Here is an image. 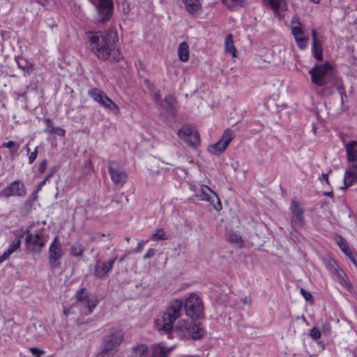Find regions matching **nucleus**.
<instances>
[{
    "label": "nucleus",
    "mask_w": 357,
    "mask_h": 357,
    "mask_svg": "<svg viewBox=\"0 0 357 357\" xmlns=\"http://www.w3.org/2000/svg\"><path fill=\"white\" fill-rule=\"evenodd\" d=\"M86 36L91 51L101 60H107L110 57L119 40L117 33L112 29L87 31Z\"/></svg>",
    "instance_id": "1"
},
{
    "label": "nucleus",
    "mask_w": 357,
    "mask_h": 357,
    "mask_svg": "<svg viewBox=\"0 0 357 357\" xmlns=\"http://www.w3.org/2000/svg\"><path fill=\"white\" fill-rule=\"evenodd\" d=\"M123 339L124 334L121 329L110 328L102 340L96 357H114L120 349Z\"/></svg>",
    "instance_id": "2"
},
{
    "label": "nucleus",
    "mask_w": 357,
    "mask_h": 357,
    "mask_svg": "<svg viewBox=\"0 0 357 357\" xmlns=\"http://www.w3.org/2000/svg\"><path fill=\"white\" fill-rule=\"evenodd\" d=\"M183 303L178 299L171 301L161 318L156 319L157 325L160 330L169 333L173 329V324L179 318L183 312Z\"/></svg>",
    "instance_id": "3"
},
{
    "label": "nucleus",
    "mask_w": 357,
    "mask_h": 357,
    "mask_svg": "<svg viewBox=\"0 0 357 357\" xmlns=\"http://www.w3.org/2000/svg\"><path fill=\"white\" fill-rule=\"evenodd\" d=\"M76 301L75 306L79 310L81 315L91 314L97 306L98 301L94 296H91L84 288L79 289L75 293Z\"/></svg>",
    "instance_id": "4"
},
{
    "label": "nucleus",
    "mask_w": 357,
    "mask_h": 357,
    "mask_svg": "<svg viewBox=\"0 0 357 357\" xmlns=\"http://www.w3.org/2000/svg\"><path fill=\"white\" fill-rule=\"evenodd\" d=\"M312 82L319 86L327 84L333 77V69L328 63L316 64L309 71Z\"/></svg>",
    "instance_id": "5"
},
{
    "label": "nucleus",
    "mask_w": 357,
    "mask_h": 357,
    "mask_svg": "<svg viewBox=\"0 0 357 357\" xmlns=\"http://www.w3.org/2000/svg\"><path fill=\"white\" fill-rule=\"evenodd\" d=\"M89 1L96 7V14L94 16V20L97 23H105L111 19L114 10L112 0Z\"/></svg>",
    "instance_id": "6"
},
{
    "label": "nucleus",
    "mask_w": 357,
    "mask_h": 357,
    "mask_svg": "<svg viewBox=\"0 0 357 357\" xmlns=\"http://www.w3.org/2000/svg\"><path fill=\"white\" fill-rule=\"evenodd\" d=\"M185 314L192 319L199 318L204 314V305L202 298L196 294H191L183 304Z\"/></svg>",
    "instance_id": "7"
},
{
    "label": "nucleus",
    "mask_w": 357,
    "mask_h": 357,
    "mask_svg": "<svg viewBox=\"0 0 357 357\" xmlns=\"http://www.w3.org/2000/svg\"><path fill=\"white\" fill-rule=\"evenodd\" d=\"M289 209L291 229H300L303 228L305 223L303 204L294 197L291 201Z\"/></svg>",
    "instance_id": "8"
},
{
    "label": "nucleus",
    "mask_w": 357,
    "mask_h": 357,
    "mask_svg": "<svg viewBox=\"0 0 357 357\" xmlns=\"http://www.w3.org/2000/svg\"><path fill=\"white\" fill-rule=\"evenodd\" d=\"M184 335H188L193 340H199L204 334V329L200 324H197L193 321H181L176 326Z\"/></svg>",
    "instance_id": "9"
},
{
    "label": "nucleus",
    "mask_w": 357,
    "mask_h": 357,
    "mask_svg": "<svg viewBox=\"0 0 357 357\" xmlns=\"http://www.w3.org/2000/svg\"><path fill=\"white\" fill-rule=\"evenodd\" d=\"M63 255L61 244L58 236H55L48 250V259L52 268H59Z\"/></svg>",
    "instance_id": "10"
},
{
    "label": "nucleus",
    "mask_w": 357,
    "mask_h": 357,
    "mask_svg": "<svg viewBox=\"0 0 357 357\" xmlns=\"http://www.w3.org/2000/svg\"><path fill=\"white\" fill-rule=\"evenodd\" d=\"M88 94L95 101L102 105L104 107L115 113L119 112V108L117 105L113 102L102 90L93 88L89 91Z\"/></svg>",
    "instance_id": "11"
},
{
    "label": "nucleus",
    "mask_w": 357,
    "mask_h": 357,
    "mask_svg": "<svg viewBox=\"0 0 357 357\" xmlns=\"http://www.w3.org/2000/svg\"><path fill=\"white\" fill-rule=\"evenodd\" d=\"M108 170L112 182L119 186H123L127 180V174L123 167L117 162L110 161Z\"/></svg>",
    "instance_id": "12"
},
{
    "label": "nucleus",
    "mask_w": 357,
    "mask_h": 357,
    "mask_svg": "<svg viewBox=\"0 0 357 357\" xmlns=\"http://www.w3.org/2000/svg\"><path fill=\"white\" fill-rule=\"evenodd\" d=\"M117 259V256L112 257L109 261H103L101 259H97L94 265L93 275L99 279L105 278L112 271L113 265Z\"/></svg>",
    "instance_id": "13"
},
{
    "label": "nucleus",
    "mask_w": 357,
    "mask_h": 357,
    "mask_svg": "<svg viewBox=\"0 0 357 357\" xmlns=\"http://www.w3.org/2000/svg\"><path fill=\"white\" fill-rule=\"evenodd\" d=\"M0 195L4 197L17 196L23 197L26 195V187L23 182L20 180L13 181L9 186L0 192Z\"/></svg>",
    "instance_id": "14"
},
{
    "label": "nucleus",
    "mask_w": 357,
    "mask_h": 357,
    "mask_svg": "<svg viewBox=\"0 0 357 357\" xmlns=\"http://www.w3.org/2000/svg\"><path fill=\"white\" fill-rule=\"evenodd\" d=\"M235 136L234 132L229 128L225 130L221 139L210 147V151L214 154L222 153Z\"/></svg>",
    "instance_id": "15"
},
{
    "label": "nucleus",
    "mask_w": 357,
    "mask_h": 357,
    "mask_svg": "<svg viewBox=\"0 0 357 357\" xmlns=\"http://www.w3.org/2000/svg\"><path fill=\"white\" fill-rule=\"evenodd\" d=\"M177 135L190 146L195 147L199 144V134L189 128H181L178 130Z\"/></svg>",
    "instance_id": "16"
},
{
    "label": "nucleus",
    "mask_w": 357,
    "mask_h": 357,
    "mask_svg": "<svg viewBox=\"0 0 357 357\" xmlns=\"http://www.w3.org/2000/svg\"><path fill=\"white\" fill-rule=\"evenodd\" d=\"M22 237V234H19L15 236L14 240L10 244L8 250L0 256V264L8 259L11 254H13L20 248Z\"/></svg>",
    "instance_id": "17"
},
{
    "label": "nucleus",
    "mask_w": 357,
    "mask_h": 357,
    "mask_svg": "<svg viewBox=\"0 0 357 357\" xmlns=\"http://www.w3.org/2000/svg\"><path fill=\"white\" fill-rule=\"evenodd\" d=\"M25 241L26 243L33 245L34 250L37 249L38 251H40L42 248L45 245L43 237L40 234L34 235L27 232Z\"/></svg>",
    "instance_id": "18"
},
{
    "label": "nucleus",
    "mask_w": 357,
    "mask_h": 357,
    "mask_svg": "<svg viewBox=\"0 0 357 357\" xmlns=\"http://www.w3.org/2000/svg\"><path fill=\"white\" fill-rule=\"evenodd\" d=\"M344 182L345 188L351 186L354 183L357 182V165H354L351 168L347 170L344 174Z\"/></svg>",
    "instance_id": "19"
},
{
    "label": "nucleus",
    "mask_w": 357,
    "mask_h": 357,
    "mask_svg": "<svg viewBox=\"0 0 357 357\" xmlns=\"http://www.w3.org/2000/svg\"><path fill=\"white\" fill-rule=\"evenodd\" d=\"M148 346L143 343H137L132 348L131 353L128 357H147Z\"/></svg>",
    "instance_id": "20"
},
{
    "label": "nucleus",
    "mask_w": 357,
    "mask_h": 357,
    "mask_svg": "<svg viewBox=\"0 0 357 357\" xmlns=\"http://www.w3.org/2000/svg\"><path fill=\"white\" fill-rule=\"evenodd\" d=\"M172 350V348H166L161 344H153L151 347V357H167L168 353Z\"/></svg>",
    "instance_id": "21"
},
{
    "label": "nucleus",
    "mask_w": 357,
    "mask_h": 357,
    "mask_svg": "<svg viewBox=\"0 0 357 357\" xmlns=\"http://www.w3.org/2000/svg\"><path fill=\"white\" fill-rule=\"evenodd\" d=\"M186 10L191 15L198 11L202 6L199 0H182Z\"/></svg>",
    "instance_id": "22"
},
{
    "label": "nucleus",
    "mask_w": 357,
    "mask_h": 357,
    "mask_svg": "<svg viewBox=\"0 0 357 357\" xmlns=\"http://www.w3.org/2000/svg\"><path fill=\"white\" fill-rule=\"evenodd\" d=\"M163 107L169 114L174 115L176 110V101L173 96H167L164 99Z\"/></svg>",
    "instance_id": "23"
},
{
    "label": "nucleus",
    "mask_w": 357,
    "mask_h": 357,
    "mask_svg": "<svg viewBox=\"0 0 357 357\" xmlns=\"http://www.w3.org/2000/svg\"><path fill=\"white\" fill-rule=\"evenodd\" d=\"M178 55L181 61L186 62L189 59V46L186 42L180 43L178 48Z\"/></svg>",
    "instance_id": "24"
},
{
    "label": "nucleus",
    "mask_w": 357,
    "mask_h": 357,
    "mask_svg": "<svg viewBox=\"0 0 357 357\" xmlns=\"http://www.w3.org/2000/svg\"><path fill=\"white\" fill-rule=\"evenodd\" d=\"M227 241L238 248H242L244 246V241L241 236L236 232L229 233L227 234Z\"/></svg>",
    "instance_id": "25"
},
{
    "label": "nucleus",
    "mask_w": 357,
    "mask_h": 357,
    "mask_svg": "<svg viewBox=\"0 0 357 357\" xmlns=\"http://www.w3.org/2000/svg\"><path fill=\"white\" fill-rule=\"evenodd\" d=\"M349 160L357 161V142L353 141L346 146Z\"/></svg>",
    "instance_id": "26"
},
{
    "label": "nucleus",
    "mask_w": 357,
    "mask_h": 357,
    "mask_svg": "<svg viewBox=\"0 0 357 357\" xmlns=\"http://www.w3.org/2000/svg\"><path fill=\"white\" fill-rule=\"evenodd\" d=\"M225 48L227 52L231 54L234 57L236 56V50L234 45L233 36L231 34H228L226 36L225 41Z\"/></svg>",
    "instance_id": "27"
},
{
    "label": "nucleus",
    "mask_w": 357,
    "mask_h": 357,
    "mask_svg": "<svg viewBox=\"0 0 357 357\" xmlns=\"http://www.w3.org/2000/svg\"><path fill=\"white\" fill-rule=\"evenodd\" d=\"M206 201L210 202L213 208L218 211H220L222 208L220 199L218 195L213 190H212V193H210L208 199H207Z\"/></svg>",
    "instance_id": "28"
},
{
    "label": "nucleus",
    "mask_w": 357,
    "mask_h": 357,
    "mask_svg": "<svg viewBox=\"0 0 357 357\" xmlns=\"http://www.w3.org/2000/svg\"><path fill=\"white\" fill-rule=\"evenodd\" d=\"M294 39L300 50H305L307 48L308 45V38L305 35L304 32L299 34L298 33L294 36Z\"/></svg>",
    "instance_id": "29"
},
{
    "label": "nucleus",
    "mask_w": 357,
    "mask_h": 357,
    "mask_svg": "<svg viewBox=\"0 0 357 357\" xmlns=\"http://www.w3.org/2000/svg\"><path fill=\"white\" fill-rule=\"evenodd\" d=\"M84 251L83 245L79 243H75L70 247V254L73 257H81L82 256Z\"/></svg>",
    "instance_id": "30"
},
{
    "label": "nucleus",
    "mask_w": 357,
    "mask_h": 357,
    "mask_svg": "<svg viewBox=\"0 0 357 357\" xmlns=\"http://www.w3.org/2000/svg\"><path fill=\"white\" fill-rule=\"evenodd\" d=\"M312 52L317 61H321L323 60V50L321 42L313 43Z\"/></svg>",
    "instance_id": "31"
},
{
    "label": "nucleus",
    "mask_w": 357,
    "mask_h": 357,
    "mask_svg": "<svg viewBox=\"0 0 357 357\" xmlns=\"http://www.w3.org/2000/svg\"><path fill=\"white\" fill-rule=\"evenodd\" d=\"M210 193H212V190L205 185H202L200 188V193L195 195L198 200L206 201L208 199Z\"/></svg>",
    "instance_id": "32"
},
{
    "label": "nucleus",
    "mask_w": 357,
    "mask_h": 357,
    "mask_svg": "<svg viewBox=\"0 0 357 357\" xmlns=\"http://www.w3.org/2000/svg\"><path fill=\"white\" fill-rule=\"evenodd\" d=\"M151 239L154 241L167 240L168 239V236H167L165 229L160 228L151 235Z\"/></svg>",
    "instance_id": "33"
},
{
    "label": "nucleus",
    "mask_w": 357,
    "mask_h": 357,
    "mask_svg": "<svg viewBox=\"0 0 357 357\" xmlns=\"http://www.w3.org/2000/svg\"><path fill=\"white\" fill-rule=\"evenodd\" d=\"M38 192L39 191H38V189H36V190H34L33 192H32L31 193V195L29 196L28 199L26 200L24 204H25V207L28 210H30L32 208L34 203L37 200Z\"/></svg>",
    "instance_id": "34"
},
{
    "label": "nucleus",
    "mask_w": 357,
    "mask_h": 357,
    "mask_svg": "<svg viewBox=\"0 0 357 357\" xmlns=\"http://www.w3.org/2000/svg\"><path fill=\"white\" fill-rule=\"evenodd\" d=\"M336 277L337 278V281L339 282V283L341 284L342 286L347 287H351V284L347 281V277L344 271H337Z\"/></svg>",
    "instance_id": "35"
},
{
    "label": "nucleus",
    "mask_w": 357,
    "mask_h": 357,
    "mask_svg": "<svg viewBox=\"0 0 357 357\" xmlns=\"http://www.w3.org/2000/svg\"><path fill=\"white\" fill-rule=\"evenodd\" d=\"M222 3L229 8L243 6V0H221Z\"/></svg>",
    "instance_id": "36"
},
{
    "label": "nucleus",
    "mask_w": 357,
    "mask_h": 357,
    "mask_svg": "<svg viewBox=\"0 0 357 357\" xmlns=\"http://www.w3.org/2000/svg\"><path fill=\"white\" fill-rule=\"evenodd\" d=\"M298 229H293L291 230V231L290 232V236H291V238L294 241V242H301V240L303 239V236L301 235V233H299L298 231Z\"/></svg>",
    "instance_id": "37"
},
{
    "label": "nucleus",
    "mask_w": 357,
    "mask_h": 357,
    "mask_svg": "<svg viewBox=\"0 0 357 357\" xmlns=\"http://www.w3.org/2000/svg\"><path fill=\"white\" fill-rule=\"evenodd\" d=\"M264 1H267L268 5L274 11H276L279 8L280 3L282 2V0H264Z\"/></svg>",
    "instance_id": "38"
},
{
    "label": "nucleus",
    "mask_w": 357,
    "mask_h": 357,
    "mask_svg": "<svg viewBox=\"0 0 357 357\" xmlns=\"http://www.w3.org/2000/svg\"><path fill=\"white\" fill-rule=\"evenodd\" d=\"M300 292H301V295L303 296V298L305 299L306 301L310 302V303L313 302V301H314L313 296L309 291H307V290H305L303 288H301L300 290Z\"/></svg>",
    "instance_id": "39"
},
{
    "label": "nucleus",
    "mask_w": 357,
    "mask_h": 357,
    "mask_svg": "<svg viewBox=\"0 0 357 357\" xmlns=\"http://www.w3.org/2000/svg\"><path fill=\"white\" fill-rule=\"evenodd\" d=\"M45 125H46V128L45 129V132H47V133H52V128H54L55 127L54 126V123L53 121L50 119V118H47L45 119Z\"/></svg>",
    "instance_id": "40"
},
{
    "label": "nucleus",
    "mask_w": 357,
    "mask_h": 357,
    "mask_svg": "<svg viewBox=\"0 0 357 357\" xmlns=\"http://www.w3.org/2000/svg\"><path fill=\"white\" fill-rule=\"evenodd\" d=\"M310 336L314 339V340H318L319 338H320L321 337V333L319 331V330L316 328V327H313L310 331Z\"/></svg>",
    "instance_id": "41"
},
{
    "label": "nucleus",
    "mask_w": 357,
    "mask_h": 357,
    "mask_svg": "<svg viewBox=\"0 0 357 357\" xmlns=\"http://www.w3.org/2000/svg\"><path fill=\"white\" fill-rule=\"evenodd\" d=\"M336 87L340 94L342 102H343L344 97H346V92L344 91V85L341 82H337Z\"/></svg>",
    "instance_id": "42"
},
{
    "label": "nucleus",
    "mask_w": 357,
    "mask_h": 357,
    "mask_svg": "<svg viewBox=\"0 0 357 357\" xmlns=\"http://www.w3.org/2000/svg\"><path fill=\"white\" fill-rule=\"evenodd\" d=\"M52 132L51 134H55L56 135H59L60 137H63L66 134V130L60 127H55L54 128H52Z\"/></svg>",
    "instance_id": "43"
},
{
    "label": "nucleus",
    "mask_w": 357,
    "mask_h": 357,
    "mask_svg": "<svg viewBox=\"0 0 357 357\" xmlns=\"http://www.w3.org/2000/svg\"><path fill=\"white\" fill-rule=\"evenodd\" d=\"M30 352L31 354L36 357H40L41 354H44L45 351L36 347H31L29 349Z\"/></svg>",
    "instance_id": "44"
},
{
    "label": "nucleus",
    "mask_w": 357,
    "mask_h": 357,
    "mask_svg": "<svg viewBox=\"0 0 357 357\" xmlns=\"http://www.w3.org/2000/svg\"><path fill=\"white\" fill-rule=\"evenodd\" d=\"M148 240H141L138 242L136 248L135 249V252L138 253L140 252L144 246L148 243Z\"/></svg>",
    "instance_id": "45"
},
{
    "label": "nucleus",
    "mask_w": 357,
    "mask_h": 357,
    "mask_svg": "<svg viewBox=\"0 0 357 357\" xmlns=\"http://www.w3.org/2000/svg\"><path fill=\"white\" fill-rule=\"evenodd\" d=\"M303 31V30L302 29V28L300 26V23L298 22V25L297 26H294L291 27V33L294 36H296L298 33H302Z\"/></svg>",
    "instance_id": "46"
},
{
    "label": "nucleus",
    "mask_w": 357,
    "mask_h": 357,
    "mask_svg": "<svg viewBox=\"0 0 357 357\" xmlns=\"http://www.w3.org/2000/svg\"><path fill=\"white\" fill-rule=\"evenodd\" d=\"M53 174V172H50L46 176L45 178L40 182V183L38 184V191H40L42 188V187L46 183L47 181L52 176Z\"/></svg>",
    "instance_id": "47"
},
{
    "label": "nucleus",
    "mask_w": 357,
    "mask_h": 357,
    "mask_svg": "<svg viewBox=\"0 0 357 357\" xmlns=\"http://www.w3.org/2000/svg\"><path fill=\"white\" fill-rule=\"evenodd\" d=\"M153 99L160 106L163 107V103L161 102V95L159 91H156L153 95Z\"/></svg>",
    "instance_id": "48"
},
{
    "label": "nucleus",
    "mask_w": 357,
    "mask_h": 357,
    "mask_svg": "<svg viewBox=\"0 0 357 357\" xmlns=\"http://www.w3.org/2000/svg\"><path fill=\"white\" fill-rule=\"evenodd\" d=\"M155 254V250L153 248H149L146 253L144 255L143 259L144 260L153 257Z\"/></svg>",
    "instance_id": "49"
},
{
    "label": "nucleus",
    "mask_w": 357,
    "mask_h": 357,
    "mask_svg": "<svg viewBox=\"0 0 357 357\" xmlns=\"http://www.w3.org/2000/svg\"><path fill=\"white\" fill-rule=\"evenodd\" d=\"M75 309H77L75 306V303H73L70 307H68V309H64L63 310V313L66 316H68L71 314H75L76 313Z\"/></svg>",
    "instance_id": "50"
},
{
    "label": "nucleus",
    "mask_w": 357,
    "mask_h": 357,
    "mask_svg": "<svg viewBox=\"0 0 357 357\" xmlns=\"http://www.w3.org/2000/svg\"><path fill=\"white\" fill-rule=\"evenodd\" d=\"M37 155H38V148L36 147V148L35 149V151H33V152L30 154V155H29V164H32V163L35 161V160H36V158H37Z\"/></svg>",
    "instance_id": "51"
},
{
    "label": "nucleus",
    "mask_w": 357,
    "mask_h": 357,
    "mask_svg": "<svg viewBox=\"0 0 357 357\" xmlns=\"http://www.w3.org/2000/svg\"><path fill=\"white\" fill-rule=\"evenodd\" d=\"M47 162L46 159L43 160L40 162V166H39V172L40 173H43L46 168H47Z\"/></svg>",
    "instance_id": "52"
},
{
    "label": "nucleus",
    "mask_w": 357,
    "mask_h": 357,
    "mask_svg": "<svg viewBox=\"0 0 357 357\" xmlns=\"http://www.w3.org/2000/svg\"><path fill=\"white\" fill-rule=\"evenodd\" d=\"M121 54L119 51H117L116 52H114L112 59L114 61H119L121 59Z\"/></svg>",
    "instance_id": "53"
},
{
    "label": "nucleus",
    "mask_w": 357,
    "mask_h": 357,
    "mask_svg": "<svg viewBox=\"0 0 357 357\" xmlns=\"http://www.w3.org/2000/svg\"><path fill=\"white\" fill-rule=\"evenodd\" d=\"M105 235L104 234H97L96 236L91 237V241H101L102 238H103V237H105Z\"/></svg>",
    "instance_id": "54"
},
{
    "label": "nucleus",
    "mask_w": 357,
    "mask_h": 357,
    "mask_svg": "<svg viewBox=\"0 0 357 357\" xmlns=\"http://www.w3.org/2000/svg\"><path fill=\"white\" fill-rule=\"evenodd\" d=\"M15 145V142L13 141H8L7 143L4 144L3 146L6 147L8 149H12Z\"/></svg>",
    "instance_id": "55"
},
{
    "label": "nucleus",
    "mask_w": 357,
    "mask_h": 357,
    "mask_svg": "<svg viewBox=\"0 0 357 357\" xmlns=\"http://www.w3.org/2000/svg\"><path fill=\"white\" fill-rule=\"evenodd\" d=\"M312 38H313V43L320 42V40L317 38V31L315 29H312Z\"/></svg>",
    "instance_id": "56"
},
{
    "label": "nucleus",
    "mask_w": 357,
    "mask_h": 357,
    "mask_svg": "<svg viewBox=\"0 0 357 357\" xmlns=\"http://www.w3.org/2000/svg\"><path fill=\"white\" fill-rule=\"evenodd\" d=\"M322 328L324 332L328 333L330 331V324L328 323H324L322 326Z\"/></svg>",
    "instance_id": "57"
},
{
    "label": "nucleus",
    "mask_w": 357,
    "mask_h": 357,
    "mask_svg": "<svg viewBox=\"0 0 357 357\" xmlns=\"http://www.w3.org/2000/svg\"><path fill=\"white\" fill-rule=\"evenodd\" d=\"M243 303L245 304H249L250 303V298L248 297L245 298L243 300Z\"/></svg>",
    "instance_id": "58"
},
{
    "label": "nucleus",
    "mask_w": 357,
    "mask_h": 357,
    "mask_svg": "<svg viewBox=\"0 0 357 357\" xmlns=\"http://www.w3.org/2000/svg\"><path fill=\"white\" fill-rule=\"evenodd\" d=\"M322 178L326 180L327 183H328V174H323Z\"/></svg>",
    "instance_id": "59"
},
{
    "label": "nucleus",
    "mask_w": 357,
    "mask_h": 357,
    "mask_svg": "<svg viewBox=\"0 0 357 357\" xmlns=\"http://www.w3.org/2000/svg\"><path fill=\"white\" fill-rule=\"evenodd\" d=\"M340 247H341L342 250L344 253L347 254V248H346V245H344V247H342V246H341V245H340Z\"/></svg>",
    "instance_id": "60"
},
{
    "label": "nucleus",
    "mask_w": 357,
    "mask_h": 357,
    "mask_svg": "<svg viewBox=\"0 0 357 357\" xmlns=\"http://www.w3.org/2000/svg\"><path fill=\"white\" fill-rule=\"evenodd\" d=\"M350 259H351V261L354 263V264L357 266V263H356V259L354 257H350Z\"/></svg>",
    "instance_id": "61"
},
{
    "label": "nucleus",
    "mask_w": 357,
    "mask_h": 357,
    "mask_svg": "<svg viewBox=\"0 0 357 357\" xmlns=\"http://www.w3.org/2000/svg\"><path fill=\"white\" fill-rule=\"evenodd\" d=\"M107 238H108L109 241H112V237L110 235H107Z\"/></svg>",
    "instance_id": "62"
},
{
    "label": "nucleus",
    "mask_w": 357,
    "mask_h": 357,
    "mask_svg": "<svg viewBox=\"0 0 357 357\" xmlns=\"http://www.w3.org/2000/svg\"><path fill=\"white\" fill-rule=\"evenodd\" d=\"M123 10H124V12H125V13H126H126H128V11H129V8H128V9H127V8H123Z\"/></svg>",
    "instance_id": "63"
},
{
    "label": "nucleus",
    "mask_w": 357,
    "mask_h": 357,
    "mask_svg": "<svg viewBox=\"0 0 357 357\" xmlns=\"http://www.w3.org/2000/svg\"><path fill=\"white\" fill-rule=\"evenodd\" d=\"M123 10H124V12H125V13H126H126H128V11H129V8H128V9H127V8H123Z\"/></svg>",
    "instance_id": "64"
}]
</instances>
